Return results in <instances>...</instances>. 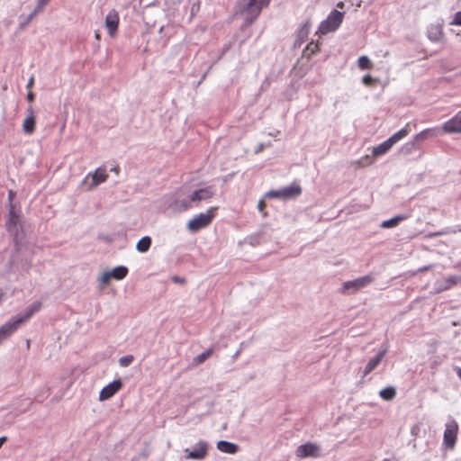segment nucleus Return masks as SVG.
<instances>
[{"mask_svg": "<svg viewBox=\"0 0 461 461\" xmlns=\"http://www.w3.org/2000/svg\"><path fill=\"white\" fill-rule=\"evenodd\" d=\"M41 303L35 302L26 308L25 312L21 316L10 319L8 321L0 326V344L11 337L22 324L26 322L31 317L40 311Z\"/></svg>", "mask_w": 461, "mask_h": 461, "instance_id": "1", "label": "nucleus"}, {"mask_svg": "<svg viewBox=\"0 0 461 461\" xmlns=\"http://www.w3.org/2000/svg\"><path fill=\"white\" fill-rule=\"evenodd\" d=\"M410 132V124L407 123L402 129L393 134L388 140L375 147L372 150L373 157H379L387 153L391 148L406 137Z\"/></svg>", "mask_w": 461, "mask_h": 461, "instance_id": "2", "label": "nucleus"}, {"mask_svg": "<svg viewBox=\"0 0 461 461\" xmlns=\"http://www.w3.org/2000/svg\"><path fill=\"white\" fill-rule=\"evenodd\" d=\"M217 209V207H211L206 212L195 215L187 222V229L192 232H196L201 229L206 228L214 219Z\"/></svg>", "mask_w": 461, "mask_h": 461, "instance_id": "3", "label": "nucleus"}, {"mask_svg": "<svg viewBox=\"0 0 461 461\" xmlns=\"http://www.w3.org/2000/svg\"><path fill=\"white\" fill-rule=\"evenodd\" d=\"M270 0H249L240 12L245 14L248 23H252L260 14L264 7L268 6Z\"/></svg>", "mask_w": 461, "mask_h": 461, "instance_id": "4", "label": "nucleus"}, {"mask_svg": "<svg viewBox=\"0 0 461 461\" xmlns=\"http://www.w3.org/2000/svg\"><path fill=\"white\" fill-rule=\"evenodd\" d=\"M343 17L344 13L338 10H333L328 15L327 19L321 23L317 32L321 35H325L329 32H334L341 24Z\"/></svg>", "mask_w": 461, "mask_h": 461, "instance_id": "5", "label": "nucleus"}, {"mask_svg": "<svg viewBox=\"0 0 461 461\" xmlns=\"http://www.w3.org/2000/svg\"><path fill=\"white\" fill-rule=\"evenodd\" d=\"M302 194V188L296 185L292 184L289 186L284 187L280 190L270 191L267 195L269 197L290 199L296 197Z\"/></svg>", "mask_w": 461, "mask_h": 461, "instance_id": "6", "label": "nucleus"}, {"mask_svg": "<svg viewBox=\"0 0 461 461\" xmlns=\"http://www.w3.org/2000/svg\"><path fill=\"white\" fill-rule=\"evenodd\" d=\"M295 455L298 458L301 459L306 457H319L320 447L317 444L308 442L299 446L295 450Z\"/></svg>", "mask_w": 461, "mask_h": 461, "instance_id": "7", "label": "nucleus"}, {"mask_svg": "<svg viewBox=\"0 0 461 461\" xmlns=\"http://www.w3.org/2000/svg\"><path fill=\"white\" fill-rule=\"evenodd\" d=\"M461 283V276H449L438 279L435 283V290L437 294L449 290Z\"/></svg>", "mask_w": 461, "mask_h": 461, "instance_id": "8", "label": "nucleus"}, {"mask_svg": "<svg viewBox=\"0 0 461 461\" xmlns=\"http://www.w3.org/2000/svg\"><path fill=\"white\" fill-rule=\"evenodd\" d=\"M20 225V216L15 212L12 206L8 213L6 230L14 237V240L18 239Z\"/></svg>", "mask_w": 461, "mask_h": 461, "instance_id": "9", "label": "nucleus"}, {"mask_svg": "<svg viewBox=\"0 0 461 461\" xmlns=\"http://www.w3.org/2000/svg\"><path fill=\"white\" fill-rule=\"evenodd\" d=\"M120 17L116 10H111L105 17V28L111 37H114L119 27Z\"/></svg>", "mask_w": 461, "mask_h": 461, "instance_id": "10", "label": "nucleus"}, {"mask_svg": "<svg viewBox=\"0 0 461 461\" xmlns=\"http://www.w3.org/2000/svg\"><path fill=\"white\" fill-rule=\"evenodd\" d=\"M457 431L458 426L455 421L446 425V429L444 431V444L447 447H454L457 437Z\"/></svg>", "mask_w": 461, "mask_h": 461, "instance_id": "11", "label": "nucleus"}, {"mask_svg": "<svg viewBox=\"0 0 461 461\" xmlns=\"http://www.w3.org/2000/svg\"><path fill=\"white\" fill-rule=\"evenodd\" d=\"M122 387V383L121 380H114L106 386H104L100 393L99 400L105 401L112 398L116 393H118Z\"/></svg>", "mask_w": 461, "mask_h": 461, "instance_id": "12", "label": "nucleus"}, {"mask_svg": "<svg viewBox=\"0 0 461 461\" xmlns=\"http://www.w3.org/2000/svg\"><path fill=\"white\" fill-rule=\"evenodd\" d=\"M374 280V277L371 275H367L359 278H357L352 281H348L343 284V291H348L350 289L358 290L369 285Z\"/></svg>", "mask_w": 461, "mask_h": 461, "instance_id": "13", "label": "nucleus"}, {"mask_svg": "<svg viewBox=\"0 0 461 461\" xmlns=\"http://www.w3.org/2000/svg\"><path fill=\"white\" fill-rule=\"evenodd\" d=\"M214 195V189L212 186H207L194 191L190 195V201L193 203H200L207 201Z\"/></svg>", "mask_w": 461, "mask_h": 461, "instance_id": "14", "label": "nucleus"}, {"mask_svg": "<svg viewBox=\"0 0 461 461\" xmlns=\"http://www.w3.org/2000/svg\"><path fill=\"white\" fill-rule=\"evenodd\" d=\"M442 129L446 133H461V111H459L453 118L446 122L443 124Z\"/></svg>", "mask_w": 461, "mask_h": 461, "instance_id": "15", "label": "nucleus"}, {"mask_svg": "<svg viewBox=\"0 0 461 461\" xmlns=\"http://www.w3.org/2000/svg\"><path fill=\"white\" fill-rule=\"evenodd\" d=\"M89 176H91L92 178V183L89 185V189H92L94 187H96L100 184L105 182L108 178V174L104 167H99L93 174H89L86 176V178H88Z\"/></svg>", "mask_w": 461, "mask_h": 461, "instance_id": "16", "label": "nucleus"}, {"mask_svg": "<svg viewBox=\"0 0 461 461\" xmlns=\"http://www.w3.org/2000/svg\"><path fill=\"white\" fill-rule=\"evenodd\" d=\"M187 452L186 458L188 459H203L207 455V445L204 442H199L194 450Z\"/></svg>", "mask_w": 461, "mask_h": 461, "instance_id": "17", "label": "nucleus"}, {"mask_svg": "<svg viewBox=\"0 0 461 461\" xmlns=\"http://www.w3.org/2000/svg\"><path fill=\"white\" fill-rule=\"evenodd\" d=\"M191 203L190 199H175L170 203V208L175 212H182L191 208Z\"/></svg>", "mask_w": 461, "mask_h": 461, "instance_id": "18", "label": "nucleus"}, {"mask_svg": "<svg viewBox=\"0 0 461 461\" xmlns=\"http://www.w3.org/2000/svg\"><path fill=\"white\" fill-rule=\"evenodd\" d=\"M217 448L227 454H236L239 450L238 445L226 441V440H221L217 443Z\"/></svg>", "mask_w": 461, "mask_h": 461, "instance_id": "19", "label": "nucleus"}, {"mask_svg": "<svg viewBox=\"0 0 461 461\" xmlns=\"http://www.w3.org/2000/svg\"><path fill=\"white\" fill-rule=\"evenodd\" d=\"M23 123V130L27 134H32L35 130V117L32 110Z\"/></svg>", "mask_w": 461, "mask_h": 461, "instance_id": "20", "label": "nucleus"}, {"mask_svg": "<svg viewBox=\"0 0 461 461\" xmlns=\"http://www.w3.org/2000/svg\"><path fill=\"white\" fill-rule=\"evenodd\" d=\"M384 356V352L382 351V352L378 353L375 357L371 358L365 367L364 374L367 375L370 372H372L382 361Z\"/></svg>", "mask_w": 461, "mask_h": 461, "instance_id": "21", "label": "nucleus"}, {"mask_svg": "<svg viewBox=\"0 0 461 461\" xmlns=\"http://www.w3.org/2000/svg\"><path fill=\"white\" fill-rule=\"evenodd\" d=\"M438 135V131L435 128L426 129L415 136V140L420 142L428 139L434 138Z\"/></svg>", "mask_w": 461, "mask_h": 461, "instance_id": "22", "label": "nucleus"}, {"mask_svg": "<svg viewBox=\"0 0 461 461\" xmlns=\"http://www.w3.org/2000/svg\"><path fill=\"white\" fill-rule=\"evenodd\" d=\"M128 274V268L123 266L117 267L110 271V275L115 280L123 279Z\"/></svg>", "mask_w": 461, "mask_h": 461, "instance_id": "23", "label": "nucleus"}, {"mask_svg": "<svg viewBox=\"0 0 461 461\" xmlns=\"http://www.w3.org/2000/svg\"><path fill=\"white\" fill-rule=\"evenodd\" d=\"M372 163H373V160L371 158V156L366 155V156H364L363 158H361L358 160L351 161L350 164L355 168H360V167H364L369 166Z\"/></svg>", "mask_w": 461, "mask_h": 461, "instance_id": "24", "label": "nucleus"}, {"mask_svg": "<svg viewBox=\"0 0 461 461\" xmlns=\"http://www.w3.org/2000/svg\"><path fill=\"white\" fill-rule=\"evenodd\" d=\"M406 219V216L398 215L387 221L382 222L381 226L383 228H393L397 226L401 221Z\"/></svg>", "mask_w": 461, "mask_h": 461, "instance_id": "25", "label": "nucleus"}, {"mask_svg": "<svg viewBox=\"0 0 461 461\" xmlns=\"http://www.w3.org/2000/svg\"><path fill=\"white\" fill-rule=\"evenodd\" d=\"M151 245V239L148 236L140 239L137 243L138 251L144 253L149 250Z\"/></svg>", "mask_w": 461, "mask_h": 461, "instance_id": "26", "label": "nucleus"}, {"mask_svg": "<svg viewBox=\"0 0 461 461\" xmlns=\"http://www.w3.org/2000/svg\"><path fill=\"white\" fill-rule=\"evenodd\" d=\"M396 392L393 387H386L380 391L379 395L386 401H391L395 397Z\"/></svg>", "mask_w": 461, "mask_h": 461, "instance_id": "27", "label": "nucleus"}, {"mask_svg": "<svg viewBox=\"0 0 461 461\" xmlns=\"http://www.w3.org/2000/svg\"><path fill=\"white\" fill-rule=\"evenodd\" d=\"M357 64L361 69H369L373 67V64L367 56L359 57Z\"/></svg>", "mask_w": 461, "mask_h": 461, "instance_id": "28", "label": "nucleus"}, {"mask_svg": "<svg viewBox=\"0 0 461 461\" xmlns=\"http://www.w3.org/2000/svg\"><path fill=\"white\" fill-rule=\"evenodd\" d=\"M319 51H320L319 44L312 41L306 46V48L304 50V54L307 56H311Z\"/></svg>", "mask_w": 461, "mask_h": 461, "instance_id": "29", "label": "nucleus"}, {"mask_svg": "<svg viewBox=\"0 0 461 461\" xmlns=\"http://www.w3.org/2000/svg\"><path fill=\"white\" fill-rule=\"evenodd\" d=\"M212 354V349L210 348L206 350L205 352H203L202 354L198 355L194 359V363L199 365L203 363Z\"/></svg>", "mask_w": 461, "mask_h": 461, "instance_id": "30", "label": "nucleus"}, {"mask_svg": "<svg viewBox=\"0 0 461 461\" xmlns=\"http://www.w3.org/2000/svg\"><path fill=\"white\" fill-rule=\"evenodd\" d=\"M49 2H50V0H38L37 6L34 9V11L32 13V14L30 15V18L33 17L38 13L41 12L42 9L45 7V5L49 4Z\"/></svg>", "mask_w": 461, "mask_h": 461, "instance_id": "31", "label": "nucleus"}, {"mask_svg": "<svg viewBox=\"0 0 461 461\" xmlns=\"http://www.w3.org/2000/svg\"><path fill=\"white\" fill-rule=\"evenodd\" d=\"M133 361L132 356H125L120 358L119 362L122 366H128Z\"/></svg>", "mask_w": 461, "mask_h": 461, "instance_id": "32", "label": "nucleus"}, {"mask_svg": "<svg viewBox=\"0 0 461 461\" xmlns=\"http://www.w3.org/2000/svg\"><path fill=\"white\" fill-rule=\"evenodd\" d=\"M362 82L364 85L370 86L377 82V79L373 78L370 75H366L363 77Z\"/></svg>", "mask_w": 461, "mask_h": 461, "instance_id": "33", "label": "nucleus"}, {"mask_svg": "<svg viewBox=\"0 0 461 461\" xmlns=\"http://www.w3.org/2000/svg\"><path fill=\"white\" fill-rule=\"evenodd\" d=\"M451 24L461 26V12H457L455 14L453 21L451 22Z\"/></svg>", "mask_w": 461, "mask_h": 461, "instance_id": "34", "label": "nucleus"}, {"mask_svg": "<svg viewBox=\"0 0 461 461\" xmlns=\"http://www.w3.org/2000/svg\"><path fill=\"white\" fill-rule=\"evenodd\" d=\"M112 276L110 275V271L109 272H105L103 274L102 277H101V282L104 284V285H106L109 283V281L112 279Z\"/></svg>", "mask_w": 461, "mask_h": 461, "instance_id": "35", "label": "nucleus"}, {"mask_svg": "<svg viewBox=\"0 0 461 461\" xmlns=\"http://www.w3.org/2000/svg\"><path fill=\"white\" fill-rule=\"evenodd\" d=\"M265 207H266L265 202L263 200H260L258 202V211L260 212H262L264 216H266V214H267L266 212H265Z\"/></svg>", "mask_w": 461, "mask_h": 461, "instance_id": "36", "label": "nucleus"}, {"mask_svg": "<svg viewBox=\"0 0 461 461\" xmlns=\"http://www.w3.org/2000/svg\"><path fill=\"white\" fill-rule=\"evenodd\" d=\"M14 197H15V192H14L13 190H10V191L8 192V200H9V202H10L11 203H12V202L14 201Z\"/></svg>", "mask_w": 461, "mask_h": 461, "instance_id": "37", "label": "nucleus"}, {"mask_svg": "<svg viewBox=\"0 0 461 461\" xmlns=\"http://www.w3.org/2000/svg\"><path fill=\"white\" fill-rule=\"evenodd\" d=\"M33 84H34V78H33V77H31V78L28 81V84H27V88L32 87Z\"/></svg>", "mask_w": 461, "mask_h": 461, "instance_id": "38", "label": "nucleus"}, {"mask_svg": "<svg viewBox=\"0 0 461 461\" xmlns=\"http://www.w3.org/2000/svg\"><path fill=\"white\" fill-rule=\"evenodd\" d=\"M27 99H28V101H29V102H32V101H33V99H34V95H33V93H32V92L28 93V95H27Z\"/></svg>", "mask_w": 461, "mask_h": 461, "instance_id": "39", "label": "nucleus"}, {"mask_svg": "<svg viewBox=\"0 0 461 461\" xmlns=\"http://www.w3.org/2000/svg\"><path fill=\"white\" fill-rule=\"evenodd\" d=\"M173 281H174V282H176V283H181V284H183V283H184V280H183V279H181V278H180V277H178V276H174V277H173Z\"/></svg>", "mask_w": 461, "mask_h": 461, "instance_id": "40", "label": "nucleus"}, {"mask_svg": "<svg viewBox=\"0 0 461 461\" xmlns=\"http://www.w3.org/2000/svg\"><path fill=\"white\" fill-rule=\"evenodd\" d=\"M4 300H5V293L3 291H0V306L2 305Z\"/></svg>", "mask_w": 461, "mask_h": 461, "instance_id": "41", "label": "nucleus"}, {"mask_svg": "<svg viewBox=\"0 0 461 461\" xmlns=\"http://www.w3.org/2000/svg\"><path fill=\"white\" fill-rule=\"evenodd\" d=\"M7 440V438L6 437H1L0 438V448L2 447V446L4 445V443Z\"/></svg>", "mask_w": 461, "mask_h": 461, "instance_id": "42", "label": "nucleus"}, {"mask_svg": "<svg viewBox=\"0 0 461 461\" xmlns=\"http://www.w3.org/2000/svg\"><path fill=\"white\" fill-rule=\"evenodd\" d=\"M455 370H456L457 376L461 379V368L456 367Z\"/></svg>", "mask_w": 461, "mask_h": 461, "instance_id": "43", "label": "nucleus"}, {"mask_svg": "<svg viewBox=\"0 0 461 461\" xmlns=\"http://www.w3.org/2000/svg\"><path fill=\"white\" fill-rule=\"evenodd\" d=\"M95 37L96 40H100V38H101L100 32H95Z\"/></svg>", "mask_w": 461, "mask_h": 461, "instance_id": "44", "label": "nucleus"}, {"mask_svg": "<svg viewBox=\"0 0 461 461\" xmlns=\"http://www.w3.org/2000/svg\"><path fill=\"white\" fill-rule=\"evenodd\" d=\"M112 170H113V171H114V172H116V173H118V172H119V168H118L117 167H114V168H113Z\"/></svg>", "mask_w": 461, "mask_h": 461, "instance_id": "45", "label": "nucleus"}, {"mask_svg": "<svg viewBox=\"0 0 461 461\" xmlns=\"http://www.w3.org/2000/svg\"><path fill=\"white\" fill-rule=\"evenodd\" d=\"M26 346L28 348H30V340H27Z\"/></svg>", "mask_w": 461, "mask_h": 461, "instance_id": "46", "label": "nucleus"}, {"mask_svg": "<svg viewBox=\"0 0 461 461\" xmlns=\"http://www.w3.org/2000/svg\"><path fill=\"white\" fill-rule=\"evenodd\" d=\"M338 6H339V7H342V6H343V4H342V3H339V4H338Z\"/></svg>", "mask_w": 461, "mask_h": 461, "instance_id": "47", "label": "nucleus"}]
</instances>
